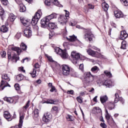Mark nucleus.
<instances>
[{"instance_id": "1", "label": "nucleus", "mask_w": 128, "mask_h": 128, "mask_svg": "<svg viewBox=\"0 0 128 128\" xmlns=\"http://www.w3.org/2000/svg\"><path fill=\"white\" fill-rule=\"evenodd\" d=\"M42 10H39L36 13L34 16H33L32 21L30 20H26V19H20L21 22L24 25V26H30V23L32 26H36V24H38V20L40 18V16H42Z\"/></svg>"}, {"instance_id": "2", "label": "nucleus", "mask_w": 128, "mask_h": 128, "mask_svg": "<svg viewBox=\"0 0 128 128\" xmlns=\"http://www.w3.org/2000/svg\"><path fill=\"white\" fill-rule=\"evenodd\" d=\"M56 16H58V14L52 13L41 20L40 24L42 27L44 28H48V24H50V20H52V18H56Z\"/></svg>"}, {"instance_id": "3", "label": "nucleus", "mask_w": 128, "mask_h": 128, "mask_svg": "<svg viewBox=\"0 0 128 128\" xmlns=\"http://www.w3.org/2000/svg\"><path fill=\"white\" fill-rule=\"evenodd\" d=\"M76 28L80 30H85V34L84 35V40H89V42H92V39L94 38V34L92 33L90 30L85 29L84 27H82L80 25H77Z\"/></svg>"}, {"instance_id": "4", "label": "nucleus", "mask_w": 128, "mask_h": 128, "mask_svg": "<svg viewBox=\"0 0 128 128\" xmlns=\"http://www.w3.org/2000/svg\"><path fill=\"white\" fill-rule=\"evenodd\" d=\"M62 70L64 76H68L70 75L71 76H74V70H70V68L68 65H62Z\"/></svg>"}, {"instance_id": "5", "label": "nucleus", "mask_w": 128, "mask_h": 128, "mask_svg": "<svg viewBox=\"0 0 128 128\" xmlns=\"http://www.w3.org/2000/svg\"><path fill=\"white\" fill-rule=\"evenodd\" d=\"M94 76L90 72H86L84 73V80L85 82V84H86L88 86L90 82H92L94 80Z\"/></svg>"}, {"instance_id": "6", "label": "nucleus", "mask_w": 128, "mask_h": 128, "mask_svg": "<svg viewBox=\"0 0 128 128\" xmlns=\"http://www.w3.org/2000/svg\"><path fill=\"white\" fill-rule=\"evenodd\" d=\"M128 35L126 34V30L121 32L120 38V40H122V44H121V47H120V48H122V50H126V42L124 40H126V38H128Z\"/></svg>"}, {"instance_id": "7", "label": "nucleus", "mask_w": 128, "mask_h": 128, "mask_svg": "<svg viewBox=\"0 0 128 128\" xmlns=\"http://www.w3.org/2000/svg\"><path fill=\"white\" fill-rule=\"evenodd\" d=\"M71 58H72V62L74 64H78V62L80 60H82L80 58V56L78 53H76V52L73 51L71 53Z\"/></svg>"}, {"instance_id": "8", "label": "nucleus", "mask_w": 128, "mask_h": 128, "mask_svg": "<svg viewBox=\"0 0 128 128\" xmlns=\"http://www.w3.org/2000/svg\"><path fill=\"white\" fill-rule=\"evenodd\" d=\"M52 120V114L50 112H46L42 117V120L44 122H50Z\"/></svg>"}, {"instance_id": "9", "label": "nucleus", "mask_w": 128, "mask_h": 128, "mask_svg": "<svg viewBox=\"0 0 128 128\" xmlns=\"http://www.w3.org/2000/svg\"><path fill=\"white\" fill-rule=\"evenodd\" d=\"M25 114L24 112L20 113V121L18 125H16L14 126H16V128H22V122H24V118Z\"/></svg>"}, {"instance_id": "10", "label": "nucleus", "mask_w": 128, "mask_h": 128, "mask_svg": "<svg viewBox=\"0 0 128 128\" xmlns=\"http://www.w3.org/2000/svg\"><path fill=\"white\" fill-rule=\"evenodd\" d=\"M58 22L60 24H66V22H68V18L66 16L64 15H60L58 18Z\"/></svg>"}, {"instance_id": "11", "label": "nucleus", "mask_w": 128, "mask_h": 128, "mask_svg": "<svg viewBox=\"0 0 128 128\" xmlns=\"http://www.w3.org/2000/svg\"><path fill=\"white\" fill-rule=\"evenodd\" d=\"M120 100V102L121 104H124V100L122 98H120V96L118 95V94L116 93L115 94V98L114 100V104H116Z\"/></svg>"}, {"instance_id": "12", "label": "nucleus", "mask_w": 128, "mask_h": 128, "mask_svg": "<svg viewBox=\"0 0 128 128\" xmlns=\"http://www.w3.org/2000/svg\"><path fill=\"white\" fill-rule=\"evenodd\" d=\"M6 86L10 88V85L8 82H7L6 80H2L0 84V90H3L4 89V88H6Z\"/></svg>"}, {"instance_id": "13", "label": "nucleus", "mask_w": 128, "mask_h": 128, "mask_svg": "<svg viewBox=\"0 0 128 128\" xmlns=\"http://www.w3.org/2000/svg\"><path fill=\"white\" fill-rule=\"evenodd\" d=\"M66 38L69 42H73V44L75 46H76V40H78L76 36L72 35V36H69V38Z\"/></svg>"}, {"instance_id": "14", "label": "nucleus", "mask_w": 128, "mask_h": 128, "mask_svg": "<svg viewBox=\"0 0 128 128\" xmlns=\"http://www.w3.org/2000/svg\"><path fill=\"white\" fill-rule=\"evenodd\" d=\"M8 60H16V62H18L20 60V57L16 55V54H12H12L10 53H8Z\"/></svg>"}, {"instance_id": "15", "label": "nucleus", "mask_w": 128, "mask_h": 128, "mask_svg": "<svg viewBox=\"0 0 128 128\" xmlns=\"http://www.w3.org/2000/svg\"><path fill=\"white\" fill-rule=\"evenodd\" d=\"M103 86H105L106 88H110L112 86V82L110 80H104L102 82Z\"/></svg>"}, {"instance_id": "16", "label": "nucleus", "mask_w": 128, "mask_h": 128, "mask_svg": "<svg viewBox=\"0 0 128 128\" xmlns=\"http://www.w3.org/2000/svg\"><path fill=\"white\" fill-rule=\"evenodd\" d=\"M24 36L30 38L32 36V30L30 28H26L24 30Z\"/></svg>"}, {"instance_id": "17", "label": "nucleus", "mask_w": 128, "mask_h": 128, "mask_svg": "<svg viewBox=\"0 0 128 128\" xmlns=\"http://www.w3.org/2000/svg\"><path fill=\"white\" fill-rule=\"evenodd\" d=\"M59 56H60L63 60H66L68 58V54L66 50H62Z\"/></svg>"}, {"instance_id": "18", "label": "nucleus", "mask_w": 128, "mask_h": 128, "mask_svg": "<svg viewBox=\"0 0 128 128\" xmlns=\"http://www.w3.org/2000/svg\"><path fill=\"white\" fill-rule=\"evenodd\" d=\"M106 106L110 110H112L114 109V108H116V105L112 102H109L106 104Z\"/></svg>"}, {"instance_id": "19", "label": "nucleus", "mask_w": 128, "mask_h": 128, "mask_svg": "<svg viewBox=\"0 0 128 128\" xmlns=\"http://www.w3.org/2000/svg\"><path fill=\"white\" fill-rule=\"evenodd\" d=\"M16 98H8V97H4V100L6 102H9L10 104H16V101H14Z\"/></svg>"}, {"instance_id": "20", "label": "nucleus", "mask_w": 128, "mask_h": 128, "mask_svg": "<svg viewBox=\"0 0 128 128\" xmlns=\"http://www.w3.org/2000/svg\"><path fill=\"white\" fill-rule=\"evenodd\" d=\"M4 116L8 122H10V120H12V118H10V114L8 111L4 112Z\"/></svg>"}, {"instance_id": "21", "label": "nucleus", "mask_w": 128, "mask_h": 128, "mask_svg": "<svg viewBox=\"0 0 128 128\" xmlns=\"http://www.w3.org/2000/svg\"><path fill=\"white\" fill-rule=\"evenodd\" d=\"M114 14L116 18H124V14L120 11L116 10L114 12Z\"/></svg>"}, {"instance_id": "22", "label": "nucleus", "mask_w": 128, "mask_h": 128, "mask_svg": "<svg viewBox=\"0 0 128 128\" xmlns=\"http://www.w3.org/2000/svg\"><path fill=\"white\" fill-rule=\"evenodd\" d=\"M86 52L90 56H96V54H98V52L94 51L92 50V49H88L86 50Z\"/></svg>"}, {"instance_id": "23", "label": "nucleus", "mask_w": 128, "mask_h": 128, "mask_svg": "<svg viewBox=\"0 0 128 128\" xmlns=\"http://www.w3.org/2000/svg\"><path fill=\"white\" fill-rule=\"evenodd\" d=\"M0 16L1 18V20H4V8H2V7L0 4Z\"/></svg>"}, {"instance_id": "24", "label": "nucleus", "mask_w": 128, "mask_h": 128, "mask_svg": "<svg viewBox=\"0 0 128 128\" xmlns=\"http://www.w3.org/2000/svg\"><path fill=\"white\" fill-rule=\"evenodd\" d=\"M2 80H6V82H10V77H8V74H2Z\"/></svg>"}, {"instance_id": "25", "label": "nucleus", "mask_w": 128, "mask_h": 128, "mask_svg": "<svg viewBox=\"0 0 128 128\" xmlns=\"http://www.w3.org/2000/svg\"><path fill=\"white\" fill-rule=\"evenodd\" d=\"M48 26L50 30H54V28H58V26L54 23L50 22L48 24Z\"/></svg>"}, {"instance_id": "26", "label": "nucleus", "mask_w": 128, "mask_h": 128, "mask_svg": "<svg viewBox=\"0 0 128 128\" xmlns=\"http://www.w3.org/2000/svg\"><path fill=\"white\" fill-rule=\"evenodd\" d=\"M24 80V76L22 74H18L15 78L16 82H20V80Z\"/></svg>"}, {"instance_id": "27", "label": "nucleus", "mask_w": 128, "mask_h": 128, "mask_svg": "<svg viewBox=\"0 0 128 128\" xmlns=\"http://www.w3.org/2000/svg\"><path fill=\"white\" fill-rule=\"evenodd\" d=\"M102 6L104 12H108V4L104 2L102 4Z\"/></svg>"}, {"instance_id": "28", "label": "nucleus", "mask_w": 128, "mask_h": 128, "mask_svg": "<svg viewBox=\"0 0 128 128\" xmlns=\"http://www.w3.org/2000/svg\"><path fill=\"white\" fill-rule=\"evenodd\" d=\"M12 50H14V52H16L18 55L22 52V50H20L18 47H12Z\"/></svg>"}, {"instance_id": "29", "label": "nucleus", "mask_w": 128, "mask_h": 128, "mask_svg": "<svg viewBox=\"0 0 128 128\" xmlns=\"http://www.w3.org/2000/svg\"><path fill=\"white\" fill-rule=\"evenodd\" d=\"M108 98L107 96H101L100 98V100L102 104H104L106 100H108Z\"/></svg>"}, {"instance_id": "30", "label": "nucleus", "mask_w": 128, "mask_h": 128, "mask_svg": "<svg viewBox=\"0 0 128 128\" xmlns=\"http://www.w3.org/2000/svg\"><path fill=\"white\" fill-rule=\"evenodd\" d=\"M0 30L2 32H6L8 30V28L6 26L2 25L0 28Z\"/></svg>"}, {"instance_id": "31", "label": "nucleus", "mask_w": 128, "mask_h": 128, "mask_svg": "<svg viewBox=\"0 0 128 128\" xmlns=\"http://www.w3.org/2000/svg\"><path fill=\"white\" fill-rule=\"evenodd\" d=\"M52 3L54 6H59L60 8H62V5L60 4V2L58 1V0H52Z\"/></svg>"}, {"instance_id": "32", "label": "nucleus", "mask_w": 128, "mask_h": 128, "mask_svg": "<svg viewBox=\"0 0 128 128\" xmlns=\"http://www.w3.org/2000/svg\"><path fill=\"white\" fill-rule=\"evenodd\" d=\"M98 70H100V68L97 66H94L91 68V72L94 74H96Z\"/></svg>"}, {"instance_id": "33", "label": "nucleus", "mask_w": 128, "mask_h": 128, "mask_svg": "<svg viewBox=\"0 0 128 128\" xmlns=\"http://www.w3.org/2000/svg\"><path fill=\"white\" fill-rule=\"evenodd\" d=\"M9 20L11 22H14V20L16 18V16H14L13 14H10L9 15Z\"/></svg>"}, {"instance_id": "34", "label": "nucleus", "mask_w": 128, "mask_h": 128, "mask_svg": "<svg viewBox=\"0 0 128 128\" xmlns=\"http://www.w3.org/2000/svg\"><path fill=\"white\" fill-rule=\"evenodd\" d=\"M70 42H64L63 44L65 50H70Z\"/></svg>"}, {"instance_id": "35", "label": "nucleus", "mask_w": 128, "mask_h": 128, "mask_svg": "<svg viewBox=\"0 0 128 128\" xmlns=\"http://www.w3.org/2000/svg\"><path fill=\"white\" fill-rule=\"evenodd\" d=\"M54 50H55V52H56V54H62V50L60 49V48L58 47H56L54 48Z\"/></svg>"}, {"instance_id": "36", "label": "nucleus", "mask_w": 128, "mask_h": 128, "mask_svg": "<svg viewBox=\"0 0 128 128\" xmlns=\"http://www.w3.org/2000/svg\"><path fill=\"white\" fill-rule=\"evenodd\" d=\"M20 10L21 12H26V6H24V4H21V5L20 6Z\"/></svg>"}, {"instance_id": "37", "label": "nucleus", "mask_w": 128, "mask_h": 128, "mask_svg": "<svg viewBox=\"0 0 128 128\" xmlns=\"http://www.w3.org/2000/svg\"><path fill=\"white\" fill-rule=\"evenodd\" d=\"M38 117V110L36 109L34 112L33 118H36Z\"/></svg>"}, {"instance_id": "38", "label": "nucleus", "mask_w": 128, "mask_h": 128, "mask_svg": "<svg viewBox=\"0 0 128 128\" xmlns=\"http://www.w3.org/2000/svg\"><path fill=\"white\" fill-rule=\"evenodd\" d=\"M104 74H106V76H108V78H112V73L108 70L104 71Z\"/></svg>"}, {"instance_id": "39", "label": "nucleus", "mask_w": 128, "mask_h": 128, "mask_svg": "<svg viewBox=\"0 0 128 128\" xmlns=\"http://www.w3.org/2000/svg\"><path fill=\"white\" fill-rule=\"evenodd\" d=\"M20 48L23 50H26V49L28 48V46H26V44H24V43H22L20 45Z\"/></svg>"}, {"instance_id": "40", "label": "nucleus", "mask_w": 128, "mask_h": 128, "mask_svg": "<svg viewBox=\"0 0 128 128\" xmlns=\"http://www.w3.org/2000/svg\"><path fill=\"white\" fill-rule=\"evenodd\" d=\"M30 74L33 78H36V69H33L32 72L30 73Z\"/></svg>"}, {"instance_id": "41", "label": "nucleus", "mask_w": 128, "mask_h": 128, "mask_svg": "<svg viewBox=\"0 0 128 128\" xmlns=\"http://www.w3.org/2000/svg\"><path fill=\"white\" fill-rule=\"evenodd\" d=\"M94 110H96V112H97V114H102V109L100 108H98V107H94Z\"/></svg>"}, {"instance_id": "42", "label": "nucleus", "mask_w": 128, "mask_h": 128, "mask_svg": "<svg viewBox=\"0 0 128 128\" xmlns=\"http://www.w3.org/2000/svg\"><path fill=\"white\" fill-rule=\"evenodd\" d=\"M30 100H28L26 104V106H24V107H23V110H28V106H30Z\"/></svg>"}, {"instance_id": "43", "label": "nucleus", "mask_w": 128, "mask_h": 128, "mask_svg": "<svg viewBox=\"0 0 128 128\" xmlns=\"http://www.w3.org/2000/svg\"><path fill=\"white\" fill-rule=\"evenodd\" d=\"M54 100H48L47 101H46L43 102V104H54Z\"/></svg>"}, {"instance_id": "44", "label": "nucleus", "mask_w": 128, "mask_h": 128, "mask_svg": "<svg viewBox=\"0 0 128 128\" xmlns=\"http://www.w3.org/2000/svg\"><path fill=\"white\" fill-rule=\"evenodd\" d=\"M0 1L4 6H8V0H0Z\"/></svg>"}, {"instance_id": "45", "label": "nucleus", "mask_w": 128, "mask_h": 128, "mask_svg": "<svg viewBox=\"0 0 128 128\" xmlns=\"http://www.w3.org/2000/svg\"><path fill=\"white\" fill-rule=\"evenodd\" d=\"M121 2L124 4L126 6H128V2L126 0H120Z\"/></svg>"}, {"instance_id": "46", "label": "nucleus", "mask_w": 128, "mask_h": 128, "mask_svg": "<svg viewBox=\"0 0 128 128\" xmlns=\"http://www.w3.org/2000/svg\"><path fill=\"white\" fill-rule=\"evenodd\" d=\"M20 36H22V34L20 32H18L16 34L15 38H17V40H18L20 38Z\"/></svg>"}, {"instance_id": "47", "label": "nucleus", "mask_w": 128, "mask_h": 128, "mask_svg": "<svg viewBox=\"0 0 128 128\" xmlns=\"http://www.w3.org/2000/svg\"><path fill=\"white\" fill-rule=\"evenodd\" d=\"M76 100H77L78 102H80V104H82V99L80 96L77 97Z\"/></svg>"}, {"instance_id": "48", "label": "nucleus", "mask_w": 128, "mask_h": 128, "mask_svg": "<svg viewBox=\"0 0 128 128\" xmlns=\"http://www.w3.org/2000/svg\"><path fill=\"white\" fill-rule=\"evenodd\" d=\"M54 90H55V92H56V87H54V86L51 87V89L50 90V92H54Z\"/></svg>"}, {"instance_id": "49", "label": "nucleus", "mask_w": 128, "mask_h": 128, "mask_svg": "<svg viewBox=\"0 0 128 128\" xmlns=\"http://www.w3.org/2000/svg\"><path fill=\"white\" fill-rule=\"evenodd\" d=\"M15 2L18 4L19 6H20L22 4V0H15Z\"/></svg>"}, {"instance_id": "50", "label": "nucleus", "mask_w": 128, "mask_h": 128, "mask_svg": "<svg viewBox=\"0 0 128 128\" xmlns=\"http://www.w3.org/2000/svg\"><path fill=\"white\" fill-rule=\"evenodd\" d=\"M0 54L2 58H4V56H6V51L4 50L2 52H1Z\"/></svg>"}, {"instance_id": "51", "label": "nucleus", "mask_w": 128, "mask_h": 128, "mask_svg": "<svg viewBox=\"0 0 128 128\" xmlns=\"http://www.w3.org/2000/svg\"><path fill=\"white\" fill-rule=\"evenodd\" d=\"M58 108L57 106H54L53 108H52V112H58Z\"/></svg>"}, {"instance_id": "52", "label": "nucleus", "mask_w": 128, "mask_h": 128, "mask_svg": "<svg viewBox=\"0 0 128 128\" xmlns=\"http://www.w3.org/2000/svg\"><path fill=\"white\" fill-rule=\"evenodd\" d=\"M88 8L90 10H94V6L92 4H88Z\"/></svg>"}, {"instance_id": "53", "label": "nucleus", "mask_w": 128, "mask_h": 128, "mask_svg": "<svg viewBox=\"0 0 128 128\" xmlns=\"http://www.w3.org/2000/svg\"><path fill=\"white\" fill-rule=\"evenodd\" d=\"M45 4H46V6H50V0H46Z\"/></svg>"}, {"instance_id": "54", "label": "nucleus", "mask_w": 128, "mask_h": 128, "mask_svg": "<svg viewBox=\"0 0 128 128\" xmlns=\"http://www.w3.org/2000/svg\"><path fill=\"white\" fill-rule=\"evenodd\" d=\"M100 126L102 128H106V124L105 123H100Z\"/></svg>"}, {"instance_id": "55", "label": "nucleus", "mask_w": 128, "mask_h": 128, "mask_svg": "<svg viewBox=\"0 0 128 128\" xmlns=\"http://www.w3.org/2000/svg\"><path fill=\"white\" fill-rule=\"evenodd\" d=\"M105 116L108 120H109L110 118V114H106L105 115Z\"/></svg>"}, {"instance_id": "56", "label": "nucleus", "mask_w": 128, "mask_h": 128, "mask_svg": "<svg viewBox=\"0 0 128 128\" xmlns=\"http://www.w3.org/2000/svg\"><path fill=\"white\" fill-rule=\"evenodd\" d=\"M14 88H16V90H20V86H18V84H15Z\"/></svg>"}, {"instance_id": "57", "label": "nucleus", "mask_w": 128, "mask_h": 128, "mask_svg": "<svg viewBox=\"0 0 128 128\" xmlns=\"http://www.w3.org/2000/svg\"><path fill=\"white\" fill-rule=\"evenodd\" d=\"M67 118L69 119V120H70V122H72V116H70V115H68Z\"/></svg>"}, {"instance_id": "58", "label": "nucleus", "mask_w": 128, "mask_h": 128, "mask_svg": "<svg viewBox=\"0 0 128 128\" xmlns=\"http://www.w3.org/2000/svg\"><path fill=\"white\" fill-rule=\"evenodd\" d=\"M79 68L80 70H84V64H80Z\"/></svg>"}, {"instance_id": "59", "label": "nucleus", "mask_w": 128, "mask_h": 128, "mask_svg": "<svg viewBox=\"0 0 128 128\" xmlns=\"http://www.w3.org/2000/svg\"><path fill=\"white\" fill-rule=\"evenodd\" d=\"M48 58L49 62H54V60L51 56H48Z\"/></svg>"}, {"instance_id": "60", "label": "nucleus", "mask_w": 128, "mask_h": 128, "mask_svg": "<svg viewBox=\"0 0 128 128\" xmlns=\"http://www.w3.org/2000/svg\"><path fill=\"white\" fill-rule=\"evenodd\" d=\"M64 12H66V15H64V16H66V18H68V16H70V12H68L66 10H64Z\"/></svg>"}, {"instance_id": "61", "label": "nucleus", "mask_w": 128, "mask_h": 128, "mask_svg": "<svg viewBox=\"0 0 128 128\" xmlns=\"http://www.w3.org/2000/svg\"><path fill=\"white\" fill-rule=\"evenodd\" d=\"M34 68H40V64L38 63H36L34 66Z\"/></svg>"}, {"instance_id": "62", "label": "nucleus", "mask_w": 128, "mask_h": 128, "mask_svg": "<svg viewBox=\"0 0 128 128\" xmlns=\"http://www.w3.org/2000/svg\"><path fill=\"white\" fill-rule=\"evenodd\" d=\"M67 94H74V91L73 90H68Z\"/></svg>"}, {"instance_id": "63", "label": "nucleus", "mask_w": 128, "mask_h": 128, "mask_svg": "<svg viewBox=\"0 0 128 128\" xmlns=\"http://www.w3.org/2000/svg\"><path fill=\"white\" fill-rule=\"evenodd\" d=\"M19 70L22 72H26V70H24V67H20Z\"/></svg>"}, {"instance_id": "64", "label": "nucleus", "mask_w": 128, "mask_h": 128, "mask_svg": "<svg viewBox=\"0 0 128 128\" xmlns=\"http://www.w3.org/2000/svg\"><path fill=\"white\" fill-rule=\"evenodd\" d=\"M49 36H54V32H51L50 34H49Z\"/></svg>"}]
</instances>
